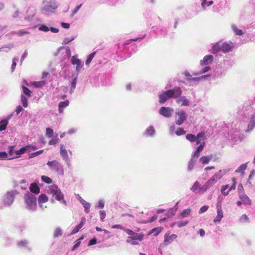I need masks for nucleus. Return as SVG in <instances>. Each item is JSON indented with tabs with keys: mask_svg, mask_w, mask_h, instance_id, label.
<instances>
[{
	"mask_svg": "<svg viewBox=\"0 0 255 255\" xmlns=\"http://www.w3.org/2000/svg\"><path fill=\"white\" fill-rule=\"evenodd\" d=\"M182 94V91L179 87H176L172 90H168L163 92L159 95V103L163 104L171 98H176Z\"/></svg>",
	"mask_w": 255,
	"mask_h": 255,
	"instance_id": "1",
	"label": "nucleus"
},
{
	"mask_svg": "<svg viewBox=\"0 0 255 255\" xmlns=\"http://www.w3.org/2000/svg\"><path fill=\"white\" fill-rule=\"evenodd\" d=\"M43 2L44 5L41 9L42 13L49 14L54 12L58 7V4L56 0H44Z\"/></svg>",
	"mask_w": 255,
	"mask_h": 255,
	"instance_id": "2",
	"label": "nucleus"
},
{
	"mask_svg": "<svg viewBox=\"0 0 255 255\" xmlns=\"http://www.w3.org/2000/svg\"><path fill=\"white\" fill-rule=\"evenodd\" d=\"M214 60L213 56L211 55H206L204 57L203 59L201 60L200 61V65L201 66H206L204 68H203L202 70L199 71L194 73L193 74L194 75L197 76L200 74H204L208 71H209L211 68L210 66H208V65L211 64Z\"/></svg>",
	"mask_w": 255,
	"mask_h": 255,
	"instance_id": "3",
	"label": "nucleus"
},
{
	"mask_svg": "<svg viewBox=\"0 0 255 255\" xmlns=\"http://www.w3.org/2000/svg\"><path fill=\"white\" fill-rule=\"evenodd\" d=\"M24 202L28 210H34L37 206L36 198L32 193H27L24 196Z\"/></svg>",
	"mask_w": 255,
	"mask_h": 255,
	"instance_id": "4",
	"label": "nucleus"
},
{
	"mask_svg": "<svg viewBox=\"0 0 255 255\" xmlns=\"http://www.w3.org/2000/svg\"><path fill=\"white\" fill-rule=\"evenodd\" d=\"M244 138V135L242 133L240 130L238 129L234 130L231 132L229 136V140L233 142L234 144L238 142H241Z\"/></svg>",
	"mask_w": 255,
	"mask_h": 255,
	"instance_id": "5",
	"label": "nucleus"
},
{
	"mask_svg": "<svg viewBox=\"0 0 255 255\" xmlns=\"http://www.w3.org/2000/svg\"><path fill=\"white\" fill-rule=\"evenodd\" d=\"M187 114L183 110L177 111L175 113V123L178 126L181 125L187 118Z\"/></svg>",
	"mask_w": 255,
	"mask_h": 255,
	"instance_id": "6",
	"label": "nucleus"
},
{
	"mask_svg": "<svg viewBox=\"0 0 255 255\" xmlns=\"http://www.w3.org/2000/svg\"><path fill=\"white\" fill-rule=\"evenodd\" d=\"M78 57L77 55H75L73 56L71 59V63L74 65H76L75 70L77 73V75L81 71L84 66L83 63Z\"/></svg>",
	"mask_w": 255,
	"mask_h": 255,
	"instance_id": "7",
	"label": "nucleus"
},
{
	"mask_svg": "<svg viewBox=\"0 0 255 255\" xmlns=\"http://www.w3.org/2000/svg\"><path fill=\"white\" fill-rule=\"evenodd\" d=\"M51 170L56 171L59 174L63 173L61 165L56 160L48 161L47 163Z\"/></svg>",
	"mask_w": 255,
	"mask_h": 255,
	"instance_id": "8",
	"label": "nucleus"
},
{
	"mask_svg": "<svg viewBox=\"0 0 255 255\" xmlns=\"http://www.w3.org/2000/svg\"><path fill=\"white\" fill-rule=\"evenodd\" d=\"M173 112V109L170 107H162L159 110V113L165 118L171 117Z\"/></svg>",
	"mask_w": 255,
	"mask_h": 255,
	"instance_id": "9",
	"label": "nucleus"
},
{
	"mask_svg": "<svg viewBox=\"0 0 255 255\" xmlns=\"http://www.w3.org/2000/svg\"><path fill=\"white\" fill-rule=\"evenodd\" d=\"M177 236L175 234H170L169 233H166L164 237L163 244L167 246L171 244L173 241L177 238Z\"/></svg>",
	"mask_w": 255,
	"mask_h": 255,
	"instance_id": "10",
	"label": "nucleus"
},
{
	"mask_svg": "<svg viewBox=\"0 0 255 255\" xmlns=\"http://www.w3.org/2000/svg\"><path fill=\"white\" fill-rule=\"evenodd\" d=\"M214 182H215V179L213 178H211L203 186L199 188L198 192L199 193H203L212 186Z\"/></svg>",
	"mask_w": 255,
	"mask_h": 255,
	"instance_id": "11",
	"label": "nucleus"
},
{
	"mask_svg": "<svg viewBox=\"0 0 255 255\" xmlns=\"http://www.w3.org/2000/svg\"><path fill=\"white\" fill-rule=\"evenodd\" d=\"M232 181L233 182V184L232 185V186L230 188V189L228 190H227V189L229 188L228 185H224L222 186L221 191L222 194L224 196H227L229 194V192L231 190H234L235 189V188H236L235 179L234 178H233L232 179Z\"/></svg>",
	"mask_w": 255,
	"mask_h": 255,
	"instance_id": "12",
	"label": "nucleus"
},
{
	"mask_svg": "<svg viewBox=\"0 0 255 255\" xmlns=\"http://www.w3.org/2000/svg\"><path fill=\"white\" fill-rule=\"evenodd\" d=\"M233 48V43L229 42H223L221 41V50L224 53H228L231 51Z\"/></svg>",
	"mask_w": 255,
	"mask_h": 255,
	"instance_id": "13",
	"label": "nucleus"
},
{
	"mask_svg": "<svg viewBox=\"0 0 255 255\" xmlns=\"http://www.w3.org/2000/svg\"><path fill=\"white\" fill-rule=\"evenodd\" d=\"M60 154L62 159L67 163L69 161V157L68 151L66 149L63 144H60Z\"/></svg>",
	"mask_w": 255,
	"mask_h": 255,
	"instance_id": "14",
	"label": "nucleus"
},
{
	"mask_svg": "<svg viewBox=\"0 0 255 255\" xmlns=\"http://www.w3.org/2000/svg\"><path fill=\"white\" fill-rule=\"evenodd\" d=\"M155 134V130L152 126L147 127L143 132V135L147 137H153Z\"/></svg>",
	"mask_w": 255,
	"mask_h": 255,
	"instance_id": "15",
	"label": "nucleus"
},
{
	"mask_svg": "<svg viewBox=\"0 0 255 255\" xmlns=\"http://www.w3.org/2000/svg\"><path fill=\"white\" fill-rule=\"evenodd\" d=\"M26 152H30V146H24L18 150H15V158L19 157L22 154Z\"/></svg>",
	"mask_w": 255,
	"mask_h": 255,
	"instance_id": "16",
	"label": "nucleus"
},
{
	"mask_svg": "<svg viewBox=\"0 0 255 255\" xmlns=\"http://www.w3.org/2000/svg\"><path fill=\"white\" fill-rule=\"evenodd\" d=\"M217 215L216 216L215 218L214 219V222L215 223L220 222L221 219L223 217V211L222 210L221 205H219L218 204L217 206Z\"/></svg>",
	"mask_w": 255,
	"mask_h": 255,
	"instance_id": "17",
	"label": "nucleus"
},
{
	"mask_svg": "<svg viewBox=\"0 0 255 255\" xmlns=\"http://www.w3.org/2000/svg\"><path fill=\"white\" fill-rule=\"evenodd\" d=\"M86 222V218L84 217H83L81 218L80 223L77 225L72 230L71 232V234H75L79 232L80 229L82 228V227L84 226V225L85 224Z\"/></svg>",
	"mask_w": 255,
	"mask_h": 255,
	"instance_id": "18",
	"label": "nucleus"
},
{
	"mask_svg": "<svg viewBox=\"0 0 255 255\" xmlns=\"http://www.w3.org/2000/svg\"><path fill=\"white\" fill-rule=\"evenodd\" d=\"M248 163V162H246L240 165L235 170V173L237 174H240L241 175H244L245 174V171L247 168Z\"/></svg>",
	"mask_w": 255,
	"mask_h": 255,
	"instance_id": "19",
	"label": "nucleus"
},
{
	"mask_svg": "<svg viewBox=\"0 0 255 255\" xmlns=\"http://www.w3.org/2000/svg\"><path fill=\"white\" fill-rule=\"evenodd\" d=\"M13 199L14 196L11 193L8 192L4 197V204L10 205L12 203Z\"/></svg>",
	"mask_w": 255,
	"mask_h": 255,
	"instance_id": "20",
	"label": "nucleus"
},
{
	"mask_svg": "<svg viewBox=\"0 0 255 255\" xmlns=\"http://www.w3.org/2000/svg\"><path fill=\"white\" fill-rule=\"evenodd\" d=\"M54 197L55 198V200L61 202V203H63L64 205H67L66 202L64 199V195L61 191L58 192V193H56V194H54Z\"/></svg>",
	"mask_w": 255,
	"mask_h": 255,
	"instance_id": "21",
	"label": "nucleus"
},
{
	"mask_svg": "<svg viewBox=\"0 0 255 255\" xmlns=\"http://www.w3.org/2000/svg\"><path fill=\"white\" fill-rule=\"evenodd\" d=\"M176 102L181 106H188L189 105V101L185 96H182L177 99Z\"/></svg>",
	"mask_w": 255,
	"mask_h": 255,
	"instance_id": "22",
	"label": "nucleus"
},
{
	"mask_svg": "<svg viewBox=\"0 0 255 255\" xmlns=\"http://www.w3.org/2000/svg\"><path fill=\"white\" fill-rule=\"evenodd\" d=\"M220 51H222L221 41L214 44L212 47V52L213 54H217Z\"/></svg>",
	"mask_w": 255,
	"mask_h": 255,
	"instance_id": "23",
	"label": "nucleus"
},
{
	"mask_svg": "<svg viewBox=\"0 0 255 255\" xmlns=\"http://www.w3.org/2000/svg\"><path fill=\"white\" fill-rule=\"evenodd\" d=\"M213 156L212 154L203 156L199 158V162L203 164H208L213 158Z\"/></svg>",
	"mask_w": 255,
	"mask_h": 255,
	"instance_id": "24",
	"label": "nucleus"
},
{
	"mask_svg": "<svg viewBox=\"0 0 255 255\" xmlns=\"http://www.w3.org/2000/svg\"><path fill=\"white\" fill-rule=\"evenodd\" d=\"M60 191H61L60 189H59L57 185H53L49 187V188L48 190V194H50L52 197H54V194H55L56 193H58V192H59Z\"/></svg>",
	"mask_w": 255,
	"mask_h": 255,
	"instance_id": "25",
	"label": "nucleus"
},
{
	"mask_svg": "<svg viewBox=\"0 0 255 255\" xmlns=\"http://www.w3.org/2000/svg\"><path fill=\"white\" fill-rule=\"evenodd\" d=\"M231 29L236 35H243L245 33V31L238 28L237 26L235 24L231 25Z\"/></svg>",
	"mask_w": 255,
	"mask_h": 255,
	"instance_id": "26",
	"label": "nucleus"
},
{
	"mask_svg": "<svg viewBox=\"0 0 255 255\" xmlns=\"http://www.w3.org/2000/svg\"><path fill=\"white\" fill-rule=\"evenodd\" d=\"M79 200H80V203L83 206L85 209V212L86 213H88L90 212V208L91 207V205L89 203L86 202L85 200L83 199L81 197H79Z\"/></svg>",
	"mask_w": 255,
	"mask_h": 255,
	"instance_id": "27",
	"label": "nucleus"
},
{
	"mask_svg": "<svg viewBox=\"0 0 255 255\" xmlns=\"http://www.w3.org/2000/svg\"><path fill=\"white\" fill-rule=\"evenodd\" d=\"M204 145H205V142L203 141V142H202L200 144V145H199L197 147L196 150L193 152V153L192 154V155L194 156L195 157L198 158V157L199 156L200 152H201L204 148Z\"/></svg>",
	"mask_w": 255,
	"mask_h": 255,
	"instance_id": "28",
	"label": "nucleus"
},
{
	"mask_svg": "<svg viewBox=\"0 0 255 255\" xmlns=\"http://www.w3.org/2000/svg\"><path fill=\"white\" fill-rule=\"evenodd\" d=\"M69 104V102L68 100H66L65 101L60 102L59 103V109L58 111L60 113H62L64 109L67 107Z\"/></svg>",
	"mask_w": 255,
	"mask_h": 255,
	"instance_id": "29",
	"label": "nucleus"
},
{
	"mask_svg": "<svg viewBox=\"0 0 255 255\" xmlns=\"http://www.w3.org/2000/svg\"><path fill=\"white\" fill-rule=\"evenodd\" d=\"M197 158V157H195L192 155V157L188 164L187 169L189 171H191L193 169Z\"/></svg>",
	"mask_w": 255,
	"mask_h": 255,
	"instance_id": "30",
	"label": "nucleus"
},
{
	"mask_svg": "<svg viewBox=\"0 0 255 255\" xmlns=\"http://www.w3.org/2000/svg\"><path fill=\"white\" fill-rule=\"evenodd\" d=\"M29 189L31 192L35 194H37L40 192V188L36 183L31 184Z\"/></svg>",
	"mask_w": 255,
	"mask_h": 255,
	"instance_id": "31",
	"label": "nucleus"
},
{
	"mask_svg": "<svg viewBox=\"0 0 255 255\" xmlns=\"http://www.w3.org/2000/svg\"><path fill=\"white\" fill-rule=\"evenodd\" d=\"M240 199L242 200V201L243 204L247 205H251V201L248 197V196L246 194H243L240 195Z\"/></svg>",
	"mask_w": 255,
	"mask_h": 255,
	"instance_id": "32",
	"label": "nucleus"
},
{
	"mask_svg": "<svg viewBox=\"0 0 255 255\" xmlns=\"http://www.w3.org/2000/svg\"><path fill=\"white\" fill-rule=\"evenodd\" d=\"M243 111L245 114H248L252 111V108L250 106V102L245 103L243 107Z\"/></svg>",
	"mask_w": 255,
	"mask_h": 255,
	"instance_id": "33",
	"label": "nucleus"
},
{
	"mask_svg": "<svg viewBox=\"0 0 255 255\" xmlns=\"http://www.w3.org/2000/svg\"><path fill=\"white\" fill-rule=\"evenodd\" d=\"M201 1V6L203 9H205L207 6L211 5L213 3V0H200Z\"/></svg>",
	"mask_w": 255,
	"mask_h": 255,
	"instance_id": "34",
	"label": "nucleus"
},
{
	"mask_svg": "<svg viewBox=\"0 0 255 255\" xmlns=\"http://www.w3.org/2000/svg\"><path fill=\"white\" fill-rule=\"evenodd\" d=\"M131 237L134 241H142L144 239V235L143 234L134 233V235H132Z\"/></svg>",
	"mask_w": 255,
	"mask_h": 255,
	"instance_id": "35",
	"label": "nucleus"
},
{
	"mask_svg": "<svg viewBox=\"0 0 255 255\" xmlns=\"http://www.w3.org/2000/svg\"><path fill=\"white\" fill-rule=\"evenodd\" d=\"M196 137V144H199L201 141H204L205 139V133L203 132L198 133Z\"/></svg>",
	"mask_w": 255,
	"mask_h": 255,
	"instance_id": "36",
	"label": "nucleus"
},
{
	"mask_svg": "<svg viewBox=\"0 0 255 255\" xmlns=\"http://www.w3.org/2000/svg\"><path fill=\"white\" fill-rule=\"evenodd\" d=\"M162 230L163 228L162 227L154 228L151 230V231L148 233V235L153 234L154 236H156L159 234Z\"/></svg>",
	"mask_w": 255,
	"mask_h": 255,
	"instance_id": "37",
	"label": "nucleus"
},
{
	"mask_svg": "<svg viewBox=\"0 0 255 255\" xmlns=\"http://www.w3.org/2000/svg\"><path fill=\"white\" fill-rule=\"evenodd\" d=\"M28 98L27 96L24 95L23 94L21 95V102L22 106L24 108H26L28 106Z\"/></svg>",
	"mask_w": 255,
	"mask_h": 255,
	"instance_id": "38",
	"label": "nucleus"
},
{
	"mask_svg": "<svg viewBox=\"0 0 255 255\" xmlns=\"http://www.w3.org/2000/svg\"><path fill=\"white\" fill-rule=\"evenodd\" d=\"M14 146H9L8 147V156L9 159L15 158V150L13 149Z\"/></svg>",
	"mask_w": 255,
	"mask_h": 255,
	"instance_id": "39",
	"label": "nucleus"
},
{
	"mask_svg": "<svg viewBox=\"0 0 255 255\" xmlns=\"http://www.w3.org/2000/svg\"><path fill=\"white\" fill-rule=\"evenodd\" d=\"M77 76L76 75L74 79L72 80V81L71 82V88L70 90V94H72L76 88V84H77Z\"/></svg>",
	"mask_w": 255,
	"mask_h": 255,
	"instance_id": "40",
	"label": "nucleus"
},
{
	"mask_svg": "<svg viewBox=\"0 0 255 255\" xmlns=\"http://www.w3.org/2000/svg\"><path fill=\"white\" fill-rule=\"evenodd\" d=\"M39 204L46 203L48 201V198L45 194H42L38 198Z\"/></svg>",
	"mask_w": 255,
	"mask_h": 255,
	"instance_id": "41",
	"label": "nucleus"
},
{
	"mask_svg": "<svg viewBox=\"0 0 255 255\" xmlns=\"http://www.w3.org/2000/svg\"><path fill=\"white\" fill-rule=\"evenodd\" d=\"M23 94L28 98H30L31 97V92L26 87L24 86H22Z\"/></svg>",
	"mask_w": 255,
	"mask_h": 255,
	"instance_id": "42",
	"label": "nucleus"
},
{
	"mask_svg": "<svg viewBox=\"0 0 255 255\" xmlns=\"http://www.w3.org/2000/svg\"><path fill=\"white\" fill-rule=\"evenodd\" d=\"M62 233H63V232H62V229L60 228H57L54 231L53 237L54 238H56L61 236L62 235Z\"/></svg>",
	"mask_w": 255,
	"mask_h": 255,
	"instance_id": "43",
	"label": "nucleus"
},
{
	"mask_svg": "<svg viewBox=\"0 0 255 255\" xmlns=\"http://www.w3.org/2000/svg\"><path fill=\"white\" fill-rule=\"evenodd\" d=\"M191 210L189 208L183 210L181 213L180 216L182 218H186L189 216L191 214Z\"/></svg>",
	"mask_w": 255,
	"mask_h": 255,
	"instance_id": "44",
	"label": "nucleus"
},
{
	"mask_svg": "<svg viewBox=\"0 0 255 255\" xmlns=\"http://www.w3.org/2000/svg\"><path fill=\"white\" fill-rule=\"evenodd\" d=\"M95 54H96V53L95 52H94L90 54L88 56L87 58V59L86 60V62H85V64L86 65H89L90 64V63H91V62L93 60V58L94 57Z\"/></svg>",
	"mask_w": 255,
	"mask_h": 255,
	"instance_id": "45",
	"label": "nucleus"
},
{
	"mask_svg": "<svg viewBox=\"0 0 255 255\" xmlns=\"http://www.w3.org/2000/svg\"><path fill=\"white\" fill-rule=\"evenodd\" d=\"M8 124L7 120H2L0 122V131L4 130Z\"/></svg>",
	"mask_w": 255,
	"mask_h": 255,
	"instance_id": "46",
	"label": "nucleus"
},
{
	"mask_svg": "<svg viewBox=\"0 0 255 255\" xmlns=\"http://www.w3.org/2000/svg\"><path fill=\"white\" fill-rule=\"evenodd\" d=\"M54 131L53 130L49 128H48L46 129V135L49 137L51 138L53 136Z\"/></svg>",
	"mask_w": 255,
	"mask_h": 255,
	"instance_id": "47",
	"label": "nucleus"
},
{
	"mask_svg": "<svg viewBox=\"0 0 255 255\" xmlns=\"http://www.w3.org/2000/svg\"><path fill=\"white\" fill-rule=\"evenodd\" d=\"M186 138L187 140L191 142H193L197 140L196 137L195 135L192 134H188L186 136Z\"/></svg>",
	"mask_w": 255,
	"mask_h": 255,
	"instance_id": "48",
	"label": "nucleus"
},
{
	"mask_svg": "<svg viewBox=\"0 0 255 255\" xmlns=\"http://www.w3.org/2000/svg\"><path fill=\"white\" fill-rule=\"evenodd\" d=\"M45 84V82L44 81H40L33 82V85L36 88H40L43 86Z\"/></svg>",
	"mask_w": 255,
	"mask_h": 255,
	"instance_id": "49",
	"label": "nucleus"
},
{
	"mask_svg": "<svg viewBox=\"0 0 255 255\" xmlns=\"http://www.w3.org/2000/svg\"><path fill=\"white\" fill-rule=\"evenodd\" d=\"M75 39V36H71L65 37L62 42L63 44H67L69 43L70 42L73 41Z\"/></svg>",
	"mask_w": 255,
	"mask_h": 255,
	"instance_id": "50",
	"label": "nucleus"
},
{
	"mask_svg": "<svg viewBox=\"0 0 255 255\" xmlns=\"http://www.w3.org/2000/svg\"><path fill=\"white\" fill-rule=\"evenodd\" d=\"M38 30L39 31H44V32H48V31H49L50 28L46 25H45L44 24H41V25H39V26L38 27Z\"/></svg>",
	"mask_w": 255,
	"mask_h": 255,
	"instance_id": "51",
	"label": "nucleus"
},
{
	"mask_svg": "<svg viewBox=\"0 0 255 255\" xmlns=\"http://www.w3.org/2000/svg\"><path fill=\"white\" fill-rule=\"evenodd\" d=\"M209 76V75H206L203 76H202L201 77H195V78H189L188 79L189 81H198L199 80L202 79H205L207 77Z\"/></svg>",
	"mask_w": 255,
	"mask_h": 255,
	"instance_id": "52",
	"label": "nucleus"
},
{
	"mask_svg": "<svg viewBox=\"0 0 255 255\" xmlns=\"http://www.w3.org/2000/svg\"><path fill=\"white\" fill-rule=\"evenodd\" d=\"M175 134L177 135H181L185 134L186 132L182 128H178L175 131Z\"/></svg>",
	"mask_w": 255,
	"mask_h": 255,
	"instance_id": "53",
	"label": "nucleus"
},
{
	"mask_svg": "<svg viewBox=\"0 0 255 255\" xmlns=\"http://www.w3.org/2000/svg\"><path fill=\"white\" fill-rule=\"evenodd\" d=\"M18 61V58L16 57H14L12 59V63L11 65V72H13L15 68L17 62Z\"/></svg>",
	"mask_w": 255,
	"mask_h": 255,
	"instance_id": "54",
	"label": "nucleus"
},
{
	"mask_svg": "<svg viewBox=\"0 0 255 255\" xmlns=\"http://www.w3.org/2000/svg\"><path fill=\"white\" fill-rule=\"evenodd\" d=\"M43 152V150H38L36 152H33V153H31L30 154H29V158H33L34 157H35L37 155H39V154L42 153Z\"/></svg>",
	"mask_w": 255,
	"mask_h": 255,
	"instance_id": "55",
	"label": "nucleus"
},
{
	"mask_svg": "<svg viewBox=\"0 0 255 255\" xmlns=\"http://www.w3.org/2000/svg\"><path fill=\"white\" fill-rule=\"evenodd\" d=\"M0 159L2 160L9 159L8 154L4 151L0 152Z\"/></svg>",
	"mask_w": 255,
	"mask_h": 255,
	"instance_id": "56",
	"label": "nucleus"
},
{
	"mask_svg": "<svg viewBox=\"0 0 255 255\" xmlns=\"http://www.w3.org/2000/svg\"><path fill=\"white\" fill-rule=\"evenodd\" d=\"M57 135H58V134H56V135L55 136V138L54 139H52L50 140L49 141V143H48L49 144H50V145H54V144H56L58 142L59 139L57 137Z\"/></svg>",
	"mask_w": 255,
	"mask_h": 255,
	"instance_id": "57",
	"label": "nucleus"
},
{
	"mask_svg": "<svg viewBox=\"0 0 255 255\" xmlns=\"http://www.w3.org/2000/svg\"><path fill=\"white\" fill-rule=\"evenodd\" d=\"M134 240L132 239V237L130 236L127 238V242L129 244H131L132 245H138V243L135 242H132Z\"/></svg>",
	"mask_w": 255,
	"mask_h": 255,
	"instance_id": "58",
	"label": "nucleus"
},
{
	"mask_svg": "<svg viewBox=\"0 0 255 255\" xmlns=\"http://www.w3.org/2000/svg\"><path fill=\"white\" fill-rule=\"evenodd\" d=\"M188 223V221L186 220V221H179V222H178L177 223V226L179 227V228H181V227H182L183 226H185L186 225H187Z\"/></svg>",
	"mask_w": 255,
	"mask_h": 255,
	"instance_id": "59",
	"label": "nucleus"
},
{
	"mask_svg": "<svg viewBox=\"0 0 255 255\" xmlns=\"http://www.w3.org/2000/svg\"><path fill=\"white\" fill-rule=\"evenodd\" d=\"M199 184L198 182V181H196L194 183V184L192 186V187H191V190L192 191H193V192L196 191L197 189H199Z\"/></svg>",
	"mask_w": 255,
	"mask_h": 255,
	"instance_id": "60",
	"label": "nucleus"
},
{
	"mask_svg": "<svg viewBox=\"0 0 255 255\" xmlns=\"http://www.w3.org/2000/svg\"><path fill=\"white\" fill-rule=\"evenodd\" d=\"M42 180L46 183L49 184L52 182V179L48 176H41Z\"/></svg>",
	"mask_w": 255,
	"mask_h": 255,
	"instance_id": "61",
	"label": "nucleus"
},
{
	"mask_svg": "<svg viewBox=\"0 0 255 255\" xmlns=\"http://www.w3.org/2000/svg\"><path fill=\"white\" fill-rule=\"evenodd\" d=\"M208 208H209V206L207 205H205V206H202L200 209L199 213L200 214H202V213L205 212L206 211H207V210L208 209Z\"/></svg>",
	"mask_w": 255,
	"mask_h": 255,
	"instance_id": "62",
	"label": "nucleus"
},
{
	"mask_svg": "<svg viewBox=\"0 0 255 255\" xmlns=\"http://www.w3.org/2000/svg\"><path fill=\"white\" fill-rule=\"evenodd\" d=\"M63 49L65 50V55L69 58L71 54L70 49L68 47H65Z\"/></svg>",
	"mask_w": 255,
	"mask_h": 255,
	"instance_id": "63",
	"label": "nucleus"
},
{
	"mask_svg": "<svg viewBox=\"0 0 255 255\" xmlns=\"http://www.w3.org/2000/svg\"><path fill=\"white\" fill-rule=\"evenodd\" d=\"M176 127L175 125H171L169 128V132L171 135L174 134L176 131Z\"/></svg>",
	"mask_w": 255,
	"mask_h": 255,
	"instance_id": "64",
	"label": "nucleus"
}]
</instances>
